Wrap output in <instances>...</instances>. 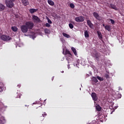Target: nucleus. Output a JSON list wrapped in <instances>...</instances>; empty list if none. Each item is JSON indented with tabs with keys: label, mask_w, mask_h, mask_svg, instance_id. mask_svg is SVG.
<instances>
[{
	"label": "nucleus",
	"mask_w": 124,
	"mask_h": 124,
	"mask_svg": "<svg viewBox=\"0 0 124 124\" xmlns=\"http://www.w3.org/2000/svg\"><path fill=\"white\" fill-rule=\"evenodd\" d=\"M63 72H64L63 71H61L62 73H63Z\"/></svg>",
	"instance_id": "obj_38"
},
{
	"label": "nucleus",
	"mask_w": 124,
	"mask_h": 124,
	"mask_svg": "<svg viewBox=\"0 0 124 124\" xmlns=\"http://www.w3.org/2000/svg\"><path fill=\"white\" fill-rule=\"evenodd\" d=\"M62 35H63L64 37H66V38H70V35H68L66 33L63 32Z\"/></svg>",
	"instance_id": "obj_22"
},
{
	"label": "nucleus",
	"mask_w": 124,
	"mask_h": 124,
	"mask_svg": "<svg viewBox=\"0 0 124 124\" xmlns=\"http://www.w3.org/2000/svg\"><path fill=\"white\" fill-rule=\"evenodd\" d=\"M75 21L76 22H78V23L84 22V21H85V17H84L83 16L77 17L75 18Z\"/></svg>",
	"instance_id": "obj_6"
},
{
	"label": "nucleus",
	"mask_w": 124,
	"mask_h": 124,
	"mask_svg": "<svg viewBox=\"0 0 124 124\" xmlns=\"http://www.w3.org/2000/svg\"><path fill=\"white\" fill-rule=\"evenodd\" d=\"M87 24L89 26V28H90V29H93V25L92 23V21L91 20H87Z\"/></svg>",
	"instance_id": "obj_10"
},
{
	"label": "nucleus",
	"mask_w": 124,
	"mask_h": 124,
	"mask_svg": "<svg viewBox=\"0 0 124 124\" xmlns=\"http://www.w3.org/2000/svg\"><path fill=\"white\" fill-rule=\"evenodd\" d=\"M14 1H10L9 0H6L5 1V3L6 4L7 7H8L9 8H12V7L14 6Z\"/></svg>",
	"instance_id": "obj_2"
},
{
	"label": "nucleus",
	"mask_w": 124,
	"mask_h": 124,
	"mask_svg": "<svg viewBox=\"0 0 124 124\" xmlns=\"http://www.w3.org/2000/svg\"><path fill=\"white\" fill-rule=\"evenodd\" d=\"M44 31L45 33H46L47 34H49V33H50V30L49 29H45Z\"/></svg>",
	"instance_id": "obj_24"
},
{
	"label": "nucleus",
	"mask_w": 124,
	"mask_h": 124,
	"mask_svg": "<svg viewBox=\"0 0 124 124\" xmlns=\"http://www.w3.org/2000/svg\"><path fill=\"white\" fill-rule=\"evenodd\" d=\"M32 20L34 23H40V19L38 16H33L32 17Z\"/></svg>",
	"instance_id": "obj_7"
},
{
	"label": "nucleus",
	"mask_w": 124,
	"mask_h": 124,
	"mask_svg": "<svg viewBox=\"0 0 124 124\" xmlns=\"http://www.w3.org/2000/svg\"><path fill=\"white\" fill-rule=\"evenodd\" d=\"M96 60L99 61V58H100V54L96 53L94 55Z\"/></svg>",
	"instance_id": "obj_15"
},
{
	"label": "nucleus",
	"mask_w": 124,
	"mask_h": 124,
	"mask_svg": "<svg viewBox=\"0 0 124 124\" xmlns=\"http://www.w3.org/2000/svg\"><path fill=\"white\" fill-rule=\"evenodd\" d=\"M26 107H27V105H25Z\"/></svg>",
	"instance_id": "obj_42"
},
{
	"label": "nucleus",
	"mask_w": 124,
	"mask_h": 124,
	"mask_svg": "<svg viewBox=\"0 0 124 124\" xmlns=\"http://www.w3.org/2000/svg\"><path fill=\"white\" fill-rule=\"evenodd\" d=\"M97 78L98 79V80H99V81H103L104 80L103 78L98 76L97 77Z\"/></svg>",
	"instance_id": "obj_29"
},
{
	"label": "nucleus",
	"mask_w": 124,
	"mask_h": 124,
	"mask_svg": "<svg viewBox=\"0 0 124 124\" xmlns=\"http://www.w3.org/2000/svg\"><path fill=\"white\" fill-rule=\"evenodd\" d=\"M53 80H54V77L52 78V80L53 81Z\"/></svg>",
	"instance_id": "obj_39"
},
{
	"label": "nucleus",
	"mask_w": 124,
	"mask_h": 124,
	"mask_svg": "<svg viewBox=\"0 0 124 124\" xmlns=\"http://www.w3.org/2000/svg\"><path fill=\"white\" fill-rule=\"evenodd\" d=\"M97 33L98 34L99 39H100V40H102L103 37H102V34H101V32L99 31H97Z\"/></svg>",
	"instance_id": "obj_14"
},
{
	"label": "nucleus",
	"mask_w": 124,
	"mask_h": 124,
	"mask_svg": "<svg viewBox=\"0 0 124 124\" xmlns=\"http://www.w3.org/2000/svg\"><path fill=\"white\" fill-rule=\"evenodd\" d=\"M46 27H47V28H50L51 27V25H50V24L46 23Z\"/></svg>",
	"instance_id": "obj_30"
},
{
	"label": "nucleus",
	"mask_w": 124,
	"mask_h": 124,
	"mask_svg": "<svg viewBox=\"0 0 124 124\" xmlns=\"http://www.w3.org/2000/svg\"><path fill=\"white\" fill-rule=\"evenodd\" d=\"M47 22L48 24H52V21H51L49 19V17L47 18Z\"/></svg>",
	"instance_id": "obj_31"
},
{
	"label": "nucleus",
	"mask_w": 124,
	"mask_h": 124,
	"mask_svg": "<svg viewBox=\"0 0 124 124\" xmlns=\"http://www.w3.org/2000/svg\"><path fill=\"white\" fill-rule=\"evenodd\" d=\"M47 2L48 4L51 6H54V5H55V3L52 0H48Z\"/></svg>",
	"instance_id": "obj_16"
},
{
	"label": "nucleus",
	"mask_w": 124,
	"mask_h": 124,
	"mask_svg": "<svg viewBox=\"0 0 124 124\" xmlns=\"http://www.w3.org/2000/svg\"><path fill=\"white\" fill-rule=\"evenodd\" d=\"M110 22L111 24H115V21H114V20L110 19Z\"/></svg>",
	"instance_id": "obj_33"
},
{
	"label": "nucleus",
	"mask_w": 124,
	"mask_h": 124,
	"mask_svg": "<svg viewBox=\"0 0 124 124\" xmlns=\"http://www.w3.org/2000/svg\"><path fill=\"white\" fill-rule=\"evenodd\" d=\"M33 104H36V103H33Z\"/></svg>",
	"instance_id": "obj_40"
},
{
	"label": "nucleus",
	"mask_w": 124,
	"mask_h": 124,
	"mask_svg": "<svg viewBox=\"0 0 124 124\" xmlns=\"http://www.w3.org/2000/svg\"><path fill=\"white\" fill-rule=\"evenodd\" d=\"M21 2L23 5H24V6H27V5H29V4H30L29 0H21Z\"/></svg>",
	"instance_id": "obj_9"
},
{
	"label": "nucleus",
	"mask_w": 124,
	"mask_h": 124,
	"mask_svg": "<svg viewBox=\"0 0 124 124\" xmlns=\"http://www.w3.org/2000/svg\"><path fill=\"white\" fill-rule=\"evenodd\" d=\"M5 10V6L1 3H0V11L2 12Z\"/></svg>",
	"instance_id": "obj_13"
},
{
	"label": "nucleus",
	"mask_w": 124,
	"mask_h": 124,
	"mask_svg": "<svg viewBox=\"0 0 124 124\" xmlns=\"http://www.w3.org/2000/svg\"><path fill=\"white\" fill-rule=\"evenodd\" d=\"M103 26H104V28H105V27H106V26H105V24H103Z\"/></svg>",
	"instance_id": "obj_37"
},
{
	"label": "nucleus",
	"mask_w": 124,
	"mask_h": 124,
	"mask_svg": "<svg viewBox=\"0 0 124 124\" xmlns=\"http://www.w3.org/2000/svg\"><path fill=\"white\" fill-rule=\"evenodd\" d=\"M70 7H71V8H74L75 7V5H74V4L72 3L70 4Z\"/></svg>",
	"instance_id": "obj_28"
},
{
	"label": "nucleus",
	"mask_w": 124,
	"mask_h": 124,
	"mask_svg": "<svg viewBox=\"0 0 124 124\" xmlns=\"http://www.w3.org/2000/svg\"><path fill=\"white\" fill-rule=\"evenodd\" d=\"M84 35L85 37H86V38L90 37V35H89V32L87 31H84Z\"/></svg>",
	"instance_id": "obj_21"
},
{
	"label": "nucleus",
	"mask_w": 124,
	"mask_h": 124,
	"mask_svg": "<svg viewBox=\"0 0 124 124\" xmlns=\"http://www.w3.org/2000/svg\"><path fill=\"white\" fill-rule=\"evenodd\" d=\"M2 92H3V90H2V88H0V93H1Z\"/></svg>",
	"instance_id": "obj_36"
},
{
	"label": "nucleus",
	"mask_w": 124,
	"mask_h": 124,
	"mask_svg": "<svg viewBox=\"0 0 124 124\" xmlns=\"http://www.w3.org/2000/svg\"><path fill=\"white\" fill-rule=\"evenodd\" d=\"M105 78H106V79H108V78H109V75H108V74H106L105 75Z\"/></svg>",
	"instance_id": "obj_32"
},
{
	"label": "nucleus",
	"mask_w": 124,
	"mask_h": 124,
	"mask_svg": "<svg viewBox=\"0 0 124 124\" xmlns=\"http://www.w3.org/2000/svg\"><path fill=\"white\" fill-rule=\"evenodd\" d=\"M70 55H70L69 54L66 55L67 61H69V60H70V59H72V54H71V53H70Z\"/></svg>",
	"instance_id": "obj_17"
},
{
	"label": "nucleus",
	"mask_w": 124,
	"mask_h": 124,
	"mask_svg": "<svg viewBox=\"0 0 124 124\" xmlns=\"http://www.w3.org/2000/svg\"><path fill=\"white\" fill-rule=\"evenodd\" d=\"M11 29L13 31H17V27H12Z\"/></svg>",
	"instance_id": "obj_25"
},
{
	"label": "nucleus",
	"mask_w": 124,
	"mask_h": 124,
	"mask_svg": "<svg viewBox=\"0 0 124 124\" xmlns=\"http://www.w3.org/2000/svg\"><path fill=\"white\" fill-rule=\"evenodd\" d=\"M71 50L73 52L74 55H75V56H77V52L76 51V49H75L74 47H72Z\"/></svg>",
	"instance_id": "obj_20"
},
{
	"label": "nucleus",
	"mask_w": 124,
	"mask_h": 124,
	"mask_svg": "<svg viewBox=\"0 0 124 124\" xmlns=\"http://www.w3.org/2000/svg\"><path fill=\"white\" fill-rule=\"evenodd\" d=\"M102 108H101V107H100V106H99V105L96 106V109L99 112L101 111Z\"/></svg>",
	"instance_id": "obj_18"
},
{
	"label": "nucleus",
	"mask_w": 124,
	"mask_h": 124,
	"mask_svg": "<svg viewBox=\"0 0 124 124\" xmlns=\"http://www.w3.org/2000/svg\"><path fill=\"white\" fill-rule=\"evenodd\" d=\"M25 25L28 30H32V29H33V27H34V24L31 21L26 22Z\"/></svg>",
	"instance_id": "obj_1"
},
{
	"label": "nucleus",
	"mask_w": 124,
	"mask_h": 124,
	"mask_svg": "<svg viewBox=\"0 0 124 124\" xmlns=\"http://www.w3.org/2000/svg\"><path fill=\"white\" fill-rule=\"evenodd\" d=\"M105 30H107V31H110L111 30V28H110V25H106L105 26Z\"/></svg>",
	"instance_id": "obj_19"
},
{
	"label": "nucleus",
	"mask_w": 124,
	"mask_h": 124,
	"mask_svg": "<svg viewBox=\"0 0 124 124\" xmlns=\"http://www.w3.org/2000/svg\"><path fill=\"white\" fill-rule=\"evenodd\" d=\"M37 11H38V9H30L29 10V12H30V13L31 14H33V13H35V12H37Z\"/></svg>",
	"instance_id": "obj_12"
},
{
	"label": "nucleus",
	"mask_w": 124,
	"mask_h": 124,
	"mask_svg": "<svg viewBox=\"0 0 124 124\" xmlns=\"http://www.w3.org/2000/svg\"><path fill=\"white\" fill-rule=\"evenodd\" d=\"M110 7L112 9H114V10H117V7L113 4H110Z\"/></svg>",
	"instance_id": "obj_23"
},
{
	"label": "nucleus",
	"mask_w": 124,
	"mask_h": 124,
	"mask_svg": "<svg viewBox=\"0 0 124 124\" xmlns=\"http://www.w3.org/2000/svg\"><path fill=\"white\" fill-rule=\"evenodd\" d=\"M70 54H71V53H70V51L66 49L65 51V55H69L70 56H71Z\"/></svg>",
	"instance_id": "obj_26"
},
{
	"label": "nucleus",
	"mask_w": 124,
	"mask_h": 124,
	"mask_svg": "<svg viewBox=\"0 0 124 124\" xmlns=\"http://www.w3.org/2000/svg\"><path fill=\"white\" fill-rule=\"evenodd\" d=\"M68 63H69V62H68Z\"/></svg>",
	"instance_id": "obj_41"
},
{
	"label": "nucleus",
	"mask_w": 124,
	"mask_h": 124,
	"mask_svg": "<svg viewBox=\"0 0 124 124\" xmlns=\"http://www.w3.org/2000/svg\"><path fill=\"white\" fill-rule=\"evenodd\" d=\"M93 16L94 18L97 20V21H101L102 20V17L98 14V13L94 12L93 13Z\"/></svg>",
	"instance_id": "obj_3"
},
{
	"label": "nucleus",
	"mask_w": 124,
	"mask_h": 124,
	"mask_svg": "<svg viewBox=\"0 0 124 124\" xmlns=\"http://www.w3.org/2000/svg\"><path fill=\"white\" fill-rule=\"evenodd\" d=\"M91 96L93 98V100L94 101H97V99H98V97H97V95L95 93H91Z\"/></svg>",
	"instance_id": "obj_8"
},
{
	"label": "nucleus",
	"mask_w": 124,
	"mask_h": 124,
	"mask_svg": "<svg viewBox=\"0 0 124 124\" xmlns=\"http://www.w3.org/2000/svg\"><path fill=\"white\" fill-rule=\"evenodd\" d=\"M119 95H120V96H121V95H122L120 94Z\"/></svg>",
	"instance_id": "obj_43"
},
{
	"label": "nucleus",
	"mask_w": 124,
	"mask_h": 124,
	"mask_svg": "<svg viewBox=\"0 0 124 124\" xmlns=\"http://www.w3.org/2000/svg\"><path fill=\"white\" fill-rule=\"evenodd\" d=\"M92 82L93 85H94L95 83H97V82H98V80H97V78L95 77H93L92 78Z\"/></svg>",
	"instance_id": "obj_11"
},
{
	"label": "nucleus",
	"mask_w": 124,
	"mask_h": 124,
	"mask_svg": "<svg viewBox=\"0 0 124 124\" xmlns=\"http://www.w3.org/2000/svg\"><path fill=\"white\" fill-rule=\"evenodd\" d=\"M17 88H21V84H18V85H17Z\"/></svg>",
	"instance_id": "obj_35"
},
{
	"label": "nucleus",
	"mask_w": 124,
	"mask_h": 124,
	"mask_svg": "<svg viewBox=\"0 0 124 124\" xmlns=\"http://www.w3.org/2000/svg\"><path fill=\"white\" fill-rule=\"evenodd\" d=\"M20 29L21 31L23 32L24 33L28 32V31H29V29H28V27L26 25H22L20 27Z\"/></svg>",
	"instance_id": "obj_5"
},
{
	"label": "nucleus",
	"mask_w": 124,
	"mask_h": 124,
	"mask_svg": "<svg viewBox=\"0 0 124 124\" xmlns=\"http://www.w3.org/2000/svg\"><path fill=\"white\" fill-rule=\"evenodd\" d=\"M47 115V114L46 113V112H43V113L42 114V116H41V117H45V116H46Z\"/></svg>",
	"instance_id": "obj_34"
},
{
	"label": "nucleus",
	"mask_w": 124,
	"mask_h": 124,
	"mask_svg": "<svg viewBox=\"0 0 124 124\" xmlns=\"http://www.w3.org/2000/svg\"><path fill=\"white\" fill-rule=\"evenodd\" d=\"M0 38L3 41H9L11 39V37L6 35H2L0 36Z\"/></svg>",
	"instance_id": "obj_4"
},
{
	"label": "nucleus",
	"mask_w": 124,
	"mask_h": 124,
	"mask_svg": "<svg viewBox=\"0 0 124 124\" xmlns=\"http://www.w3.org/2000/svg\"><path fill=\"white\" fill-rule=\"evenodd\" d=\"M69 27L70 28V29H73V28H74V26L73 25V24H72V23H69Z\"/></svg>",
	"instance_id": "obj_27"
}]
</instances>
